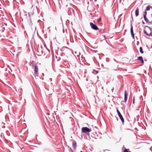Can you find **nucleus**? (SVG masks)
<instances>
[{"mask_svg": "<svg viewBox=\"0 0 152 152\" xmlns=\"http://www.w3.org/2000/svg\"><path fill=\"white\" fill-rule=\"evenodd\" d=\"M140 52L141 53H143V50H142V47H140Z\"/></svg>", "mask_w": 152, "mask_h": 152, "instance_id": "12", "label": "nucleus"}, {"mask_svg": "<svg viewBox=\"0 0 152 152\" xmlns=\"http://www.w3.org/2000/svg\"><path fill=\"white\" fill-rule=\"evenodd\" d=\"M130 31L131 35L132 36V37L133 39H134V34L133 31V28L132 25H131V28L130 29Z\"/></svg>", "mask_w": 152, "mask_h": 152, "instance_id": "6", "label": "nucleus"}, {"mask_svg": "<svg viewBox=\"0 0 152 152\" xmlns=\"http://www.w3.org/2000/svg\"><path fill=\"white\" fill-rule=\"evenodd\" d=\"M138 60H140L141 63H143L144 62L143 58L142 56H139L138 58Z\"/></svg>", "mask_w": 152, "mask_h": 152, "instance_id": "9", "label": "nucleus"}, {"mask_svg": "<svg viewBox=\"0 0 152 152\" xmlns=\"http://www.w3.org/2000/svg\"><path fill=\"white\" fill-rule=\"evenodd\" d=\"M38 66H37V65L36 64L34 65V74L36 76H37L38 75Z\"/></svg>", "mask_w": 152, "mask_h": 152, "instance_id": "4", "label": "nucleus"}, {"mask_svg": "<svg viewBox=\"0 0 152 152\" xmlns=\"http://www.w3.org/2000/svg\"><path fill=\"white\" fill-rule=\"evenodd\" d=\"M117 113L118 114V115L119 116V118H120L121 121L122 123H123V124H124V118H123L122 115H121V114L120 113V112L117 109Z\"/></svg>", "mask_w": 152, "mask_h": 152, "instance_id": "2", "label": "nucleus"}, {"mask_svg": "<svg viewBox=\"0 0 152 152\" xmlns=\"http://www.w3.org/2000/svg\"><path fill=\"white\" fill-rule=\"evenodd\" d=\"M145 15H146L147 14V12L146 11L145 12Z\"/></svg>", "mask_w": 152, "mask_h": 152, "instance_id": "16", "label": "nucleus"}, {"mask_svg": "<svg viewBox=\"0 0 152 152\" xmlns=\"http://www.w3.org/2000/svg\"><path fill=\"white\" fill-rule=\"evenodd\" d=\"M127 99V91L126 90L124 91V101L126 102Z\"/></svg>", "mask_w": 152, "mask_h": 152, "instance_id": "8", "label": "nucleus"}, {"mask_svg": "<svg viewBox=\"0 0 152 152\" xmlns=\"http://www.w3.org/2000/svg\"><path fill=\"white\" fill-rule=\"evenodd\" d=\"M151 9V10L152 11V7L151 6L148 5V6L147 7L146 9V11L149 10Z\"/></svg>", "mask_w": 152, "mask_h": 152, "instance_id": "10", "label": "nucleus"}, {"mask_svg": "<svg viewBox=\"0 0 152 152\" xmlns=\"http://www.w3.org/2000/svg\"><path fill=\"white\" fill-rule=\"evenodd\" d=\"M91 131V129L87 127H83L82 128V132L83 133H85L87 132H89Z\"/></svg>", "mask_w": 152, "mask_h": 152, "instance_id": "3", "label": "nucleus"}, {"mask_svg": "<svg viewBox=\"0 0 152 152\" xmlns=\"http://www.w3.org/2000/svg\"><path fill=\"white\" fill-rule=\"evenodd\" d=\"M29 24L30 26H31L32 25V21L30 19Z\"/></svg>", "mask_w": 152, "mask_h": 152, "instance_id": "14", "label": "nucleus"}, {"mask_svg": "<svg viewBox=\"0 0 152 152\" xmlns=\"http://www.w3.org/2000/svg\"><path fill=\"white\" fill-rule=\"evenodd\" d=\"M129 149H125L124 150L123 152H129ZM129 152H131L129 151Z\"/></svg>", "mask_w": 152, "mask_h": 152, "instance_id": "13", "label": "nucleus"}, {"mask_svg": "<svg viewBox=\"0 0 152 152\" xmlns=\"http://www.w3.org/2000/svg\"><path fill=\"white\" fill-rule=\"evenodd\" d=\"M136 16H137L139 15V9L138 7H137L135 12Z\"/></svg>", "mask_w": 152, "mask_h": 152, "instance_id": "7", "label": "nucleus"}, {"mask_svg": "<svg viewBox=\"0 0 152 152\" xmlns=\"http://www.w3.org/2000/svg\"><path fill=\"white\" fill-rule=\"evenodd\" d=\"M144 33L148 36L152 37V29L148 26L146 27L144 30Z\"/></svg>", "mask_w": 152, "mask_h": 152, "instance_id": "1", "label": "nucleus"}, {"mask_svg": "<svg viewBox=\"0 0 152 152\" xmlns=\"http://www.w3.org/2000/svg\"><path fill=\"white\" fill-rule=\"evenodd\" d=\"M133 104H134V98H133Z\"/></svg>", "mask_w": 152, "mask_h": 152, "instance_id": "15", "label": "nucleus"}, {"mask_svg": "<svg viewBox=\"0 0 152 152\" xmlns=\"http://www.w3.org/2000/svg\"><path fill=\"white\" fill-rule=\"evenodd\" d=\"M90 25L91 28L94 30H97L99 29L97 26L95 24H93L92 23H90Z\"/></svg>", "mask_w": 152, "mask_h": 152, "instance_id": "5", "label": "nucleus"}, {"mask_svg": "<svg viewBox=\"0 0 152 152\" xmlns=\"http://www.w3.org/2000/svg\"><path fill=\"white\" fill-rule=\"evenodd\" d=\"M144 18L145 20L147 22H150L149 21V20L147 19L146 18V16H145V15H144Z\"/></svg>", "mask_w": 152, "mask_h": 152, "instance_id": "11", "label": "nucleus"}]
</instances>
